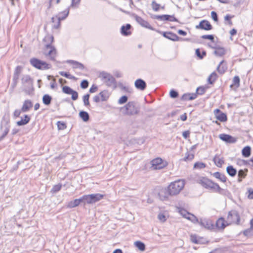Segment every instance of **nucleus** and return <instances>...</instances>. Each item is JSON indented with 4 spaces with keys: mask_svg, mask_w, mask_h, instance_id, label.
Wrapping results in <instances>:
<instances>
[{
    "mask_svg": "<svg viewBox=\"0 0 253 253\" xmlns=\"http://www.w3.org/2000/svg\"><path fill=\"white\" fill-rule=\"evenodd\" d=\"M120 110L125 115L132 116L138 114L140 111V107L135 101H129Z\"/></svg>",
    "mask_w": 253,
    "mask_h": 253,
    "instance_id": "f257e3e1",
    "label": "nucleus"
},
{
    "mask_svg": "<svg viewBox=\"0 0 253 253\" xmlns=\"http://www.w3.org/2000/svg\"><path fill=\"white\" fill-rule=\"evenodd\" d=\"M104 195L100 193L84 195L78 199L80 205L84 206L85 204H92L104 197Z\"/></svg>",
    "mask_w": 253,
    "mask_h": 253,
    "instance_id": "f03ea898",
    "label": "nucleus"
},
{
    "mask_svg": "<svg viewBox=\"0 0 253 253\" xmlns=\"http://www.w3.org/2000/svg\"><path fill=\"white\" fill-rule=\"evenodd\" d=\"M184 182L183 180H177L171 182L167 188L169 191L170 196H173L178 194L183 188Z\"/></svg>",
    "mask_w": 253,
    "mask_h": 253,
    "instance_id": "7ed1b4c3",
    "label": "nucleus"
},
{
    "mask_svg": "<svg viewBox=\"0 0 253 253\" xmlns=\"http://www.w3.org/2000/svg\"><path fill=\"white\" fill-rule=\"evenodd\" d=\"M197 182L205 189L213 192L215 189V187L217 184V183L213 182L206 176L200 177L197 180Z\"/></svg>",
    "mask_w": 253,
    "mask_h": 253,
    "instance_id": "20e7f679",
    "label": "nucleus"
},
{
    "mask_svg": "<svg viewBox=\"0 0 253 253\" xmlns=\"http://www.w3.org/2000/svg\"><path fill=\"white\" fill-rule=\"evenodd\" d=\"M99 77L102 78V80H104V82L108 87L113 86L114 89L117 87V81L110 74L103 71L100 73Z\"/></svg>",
    "mask_w": 253,
    "mask_h": 253,
    "instance_id": "39448f33",
    "label": "nucleus"
},
{
    "mask_svg": "<svg viewBox=\"0 0 253 253\" xmlns=\"http://www.w3.org/2000/svg\"><path fill=\"white\" fill-rule=\"evenodd\" d=\"M30 63L34 68L41 70H47L52 67L51 64L47 63L45 61L35 57L30 60Z\"/></svg>",
    "mask_w": 253,
    "mask_h": 253,
    "instance_id": "423d86ee",
    "label": "nucleus"
},
{
    "mask_svg": "<svg viewBox=\"0 0 253 253\" xmlns=\"http://www.w3.org/2000/svg\"><path fill=\"white\" fill-rule=\"evenodd\" d=\"M10 127V119L8 116L5 115L3 116L0 125V129L2 130L3 129V132L1 136H0V142L8 134Z\"/></svg>",
    "mask_w": 253,
    "mask_h": 253,
    "instance_id": "0eeeda50",
    "label": "nucleus"
},
{
    "mask_svg": "<svg viewBox=\"0 0 253 253\" xmlns=\"http://www.w3.org/2000/svg\"><path fill=\"white\" fill-rule=\"evenodd\" d=\"M227 219L231 224L232 223L236 225L240 224V215L239 212L235 210H232L228 212Z\"/></svg>",
    "mask_w": 253,
    "mask_h": 253,
    "instance_id": "6e6552de",
    "label": "nucleus"
},
{
    "mask_svg": "<svg viewBox=\"0 0 253 253\" xmlns=\"http://www.w3.org/2000/svg\"><path fill=\"white\" fill-rule=\"evenodd\" d=\"M156 32L162 35L164 38L173 42L178 41L180 40L185 41H189V39L187 38L182 39L180 38L176 34L172 32H163L158 30H157Z\"/></svg>",
    "mask_w": 253,
    "mask_h": 253,
    "instance_id": "1a4fd4ad",
    "label": "nucleus"
},
{
    "mask_svg": "<svg viewBox=\"0 0 253 253\" xmlns=\"http://www.w3.org/2000/svg\"><path fill=\"white\" fill-rule=\"evenodd\" d=\"M23 70V67L20 65L17 66L14 69L12 83L10 86V89L13 90L16 86L19 81V77Z\"/></svg>",
    "mask_w": 253,
    "mask_h": 253,
    "instance_id": "9d476101",
    "label": "nucleus"
},
{
    "mask_svg": "<svg viewBox=\"0 0 253 253\" xmlns=\"http://www.w3.org/2000/svg\"><path fill=\"white\" fill-rule=\"evenodd\" d=\"M70 7H68L64 11L60 12L58 15H56L55 17L57 18V24H54L52 26L53 29H58L61 25V21L66 19L69 13Z\"/></svg>",
    "mask_w": 253,
    "mask_h": 253,
    "instance_id": "9b49d317",
    "label": "nucleus"
},
{
    "mask_svg": "<svg viewBox=\"0 0 253 253\" xmlns=\"http://www.w3.org/2000/svg\"><path fill=\"white\" fill-rule=\"evenodd\" d=\"M154 169H161L167 166L168 163L161 158H157L151 162Z\"/></svg>",
    "mask_w": 253,
    "mask_h": 253,
    "instance_id": "f8f14e48",
    "label": "nucleus"
},
{
    "mask_svg": "<svg viewBox=\"0 0 253 253\" xmlns=\"http://www.w3.org/2000/svg\"><path fill=\"white\" fill-rule=\"evenodd\" d=\"M132 15H133V18H134L136 21L142 27H145L152 31H157V30L152 27L147 21L145 20L136 14Z\"/></svg>",
    "mask_w": 253,
    "mask_h": 253,
    "instance_id": "ddd939ff",
    "label": "nucleus"
},
{
    "mask_svg": "<svg viewBox=\"0 0 253 253\" xmlns=\"http://www.w3.org/2000/svg\"><path fill=\"white\" fill-rule=\"evenodd\" d=\"M190 240L193 243L196 244H207L210 242L205 238L198 236L196 234H191L190 235Z\"/></svg>",
    "mask_w": 253,
    "mask_h": 253,
    "instance_id": "4468645a",
    "label": "nucleus"
},
{
    "mask_svg": "<svg viewBox=\"0 0 253 253\" xmlns=\"http://www.w3.org/2000/svg\"><path fill=\"white\" fill-rule=\"evenodd\" d=\"M199 224L205 228L210 230H214V224L212 220L209 219H200Z\"/></svg>",
    "mask_w": 253,
    "mask_h": 253,
    "instance_id": "2eb2a0df",
    "label": "nucleus"
},
{
    "mask_svg": "<svg viewBox=\"0 0 253 253\" xmlns=\"http://www.w3.org/2000/svg\"><path fill=\"white\" fill-rule=\"evenodd\" d=\"M231 225V223H228L226 221L223 217H221L219 218L215 222L214 224V230L217 229L219 230H224L225 228Z\"/></svg>",
    "mask_w": 253,
    "mask_h": 253,
    "instance_id": "dca6fc26",
    "label": "nucleus"
},
{
    "mask_svg": "<svg viewBox=\"0 0 253 253\" xmlns=\"http://www.w3.org/2000/svg\"><path fill=\"white\" fill-rule=\"evenodd\" d=\"M196 28L197 29L209 31L212 30L213 29V27L209 21L207 20H202L200 22L199 25L196 26Z\"/></svg>",
    "mask_w": 253,
    "mask_h": 253,
    "instance_id": "f3484780",
    "label": "nucleus"
},
{
    "mask_svg": "<svg viewBox=\"0 0 253 253\" xmlns=\"http://www.w3.org/2000/svg\"><path fill=\"white\" fill-rule=\"evenodd\" d=\"M157 195L159 199L161 201H168L169 200V196H170L167 187L160 188Z\"/></svg>",
    "mask_w": 253,
    "mask_h": 253,
    "instance_id": "a211bd4d",
    "label": "nucleus"
},
{
    "mask_svg": "<svg viewBox=\"0 0 253 253\" xmlns=\"http://www.w3.org/2000/svg\"><path fill=\"white\" fill-rule=\"evenodd\" d=\"M219 138L222 141L227 143H235L237 139L232 135L226 133H222L219 135Z\"/></svg>",
    "mask_w": 253,
    "mask_h": 253,
    "instance_id": "6ab92c4d",
    "label": "nucleus"
},
{
    "mask_svg": "<svg viewBox=\"0 0 253 253\" xmlns=\"http://www.w3.org/2000/svg\"><path fill=\"white\" fill-rule=\"evenodd\" d=\"M214 114L215 118L221 122H225L227 120L226 114L222 112L219 109H216L214 110Z\"/></svg>",
    "mask_w": 253,
    "mask_h": 253,
    "instance_id": "aec40b11",
    "label": "nucleus"
},
{
    "mask_svg": "<svg viewBox=\"0 0 253 253\" xmlns=\"http://www.w3.org/2000/svg\"><path fill=\"white\" fill-rule=\"evenodd\" d=\"M132 26L130 24H126L122 26L120 29V33L122 35L126 37L129 36L131 35L130 29Z\"/></svg>",
    "mask_w": 253,
    "mask_h": 253,
    "instance_id": "412c9836",
    "label": "nucleus"
},
{
    "mask_svg": "<svg viewBox=\"0 0 253 253\" xmlns=\"http://www.w3.org/2000/svg\"><path fill=\"white\" fill-rule=\"evenodd\" d=\"M134 86L136 89L143 91L147 87V84L143 79H138L134 82Z\"/></svg>",
    "mask_w": 253,
    "mask_h": 253,
    "instance_id": "4be33fe9",
    "label": "nucleus"
},
{
    "mask_svg": "<svg viewBox=\"0 0 253 253\" xmlns=\"http://www.w3.org/2000/svg\"><path fill=\"white\" fill-rule=\"evenodd\" d=\"M66 63L71 64L73 65V68L74 69H80L81 70L85 69V67L82 63L73 60H68L65 61Z\"/></svg>",
    "mask_w": 253,
    "mask_h": 253,
    "instance_id": "5701e85b",
    "label": "nucleus"
},
{
    "mask_svg": "<svg viewBox=\"0 0 253 253\" xmlns=\"http://www.w3.org/2000/svg\"><path fill=\"white\" fill-rule=\"evenodd\" d=\"M45 47L46 48H50V50L48 51L46 55H48L50 57V59L52 61H55V57L52 56L53 54H56V49L55 47L52 45H50V44H46Z\"/></svg>",
    "mask_w": 253,
    "mask_h": 253,
    "instance_id": "b1692460",
    "label": "nucleus"
},
{
    "mask_svg": "<svg viewBox=\"0 0 253 253\" xmlns=\"http://www.w3.org/2000/svg\"><path fill=\"white\" fill-rule=\"evenodd\" d=\"M31 120L30 116L27 114L24 115V118L21 117V120L16 122V125L18 126H23L28 124Z\"/></svg>",
    "mask_w": 253,
    "mask_h": 253,
    "instance_id": "393cba45",
    "label": "nucleus"
},
{
    "mask_svg": "<svg viewBox=\"0 0 253 253\" xmlns=\"http://www.w3.org/2000/svg\"><path fill=\"white\" fill-rule=\"evenodd\" d=\"M32 102L29 99L26 100L24 101L21 109L23 112H28L30 109L33 107Z\"/></svg>",
    "mask_w": 253,
    "mask_h": 253,
    "instance_id": "a878e982",
    "label": "nucleus"
},
{
    "mask_svg": "<svg viewBox=\"0 0 253 253\" xmlns=\"http://www.w3.org/2000/svg\"><path fill=\"white\" fill-rule=\"evenodd\" d=\"M161 21L179 22L174 15L163 14L162 15Z\"/></svg>",
    "mask_w": 253,
    "mask_h": 253,
    "instance_id": "bb28decb",
    "label": "nucleus"
},
{
    "mask_svg": "<svg viewBox=\"0 0 253 253\" xmlns=\"http://www.w3.org/2000/svg\"><path fill=\"white\" fill-rule=\"evenodd\" d=\"M196 98V95L194 93H186L183 94L181 98V101L192 100Z\"/></svg>",
    "mask_w": 253,
    "mask_h": 253,
    "instance_id": "cd10ccee",
    "label": "nucleus"
},
{
    "mask_svg": "<svg viewBox=\"0 0 253 253\" xmlns=\"http://www.w3.org/2000/svg\"><path fill=\"white\" fill-rule=\"evenodd\" d=\"M212 175L215 177L216 178L219 179L220 181H221L222 182H226L227 181V177L224 174L220 172L216 171L214 172L212 174Z\"/></svg>",
    "mask_w": 253,
    "mask_h": 253,
    "instance_id": "c85d7f7f",
    "label": "nucleus"
},
{
    "mask_svg": "<svg viewBox=\"0 0 253 253\" xmlns=\"http://www.w3.org/2000/svg\"><path fill=\"white\" fill-rule=\"evenodd\" d=\"M79 116L84 122H87L89 120V114L86 111L84 110L80 111Z\"/></svg>",
    "mask_w": 253,
    "mask_h": 253,
    "instance_id": "c756f323",
    "label": "nucleus"
},
{
    "mask_svg": "<svg viewBox=\"0 0 253 253\" xmlns=\"http://www.w3.org/2000/svg\"><path fill=\"white\" fill-rule=\"evenodd\" d=\"M52 100V97L51 96L48 94H45L43 95L42 98V103L46 106H49L50 105Z\"/></svg>",
    "mask_w": 253,
    "mask_h": 253,
    "instance_id": "7c9ffc66",
    "label": "nucleus"
},
{
    "mask_svg": "<svg viewBox=\"0 0 253 253\" xmlns=\"http://www.w3.org/2000/svg\"><path fill=\"white\" fill-rule=\"evenodd\" d=\"M242 155L245 158H248L251 155V147L250 146L244 147L242 150Z\"/></svg>",
    "mask_w": 253,
    "mask_h": 253,
    "instance_id": "2f4dec72",
    "label": "nucleus"
},
{
    "mask_svg": "<svg viewBox=\"0 0 253 253\" xmlns=\"http://www.w3.org/2000/svg\"><path fill=\"white\" fill-rule=\"evenodd\" d=\"M226 172L231 177H234L237 172V169L233 166L230 165L226 168Z\"/></svg>",
    "mask_w": 253,
    "mask_h": 253,
    "instance_id": "473e14b6",
    "label": "nucleus"
},
{
    "mask_svg": "<svg viewBox=\"0 0 253 253\" xmlns=\"http://www.w3.org/2000/svg\"><path fill=\"white\" fill-rule=\"evenodd\" d=\"M213 192L218 193L220 194L225 196L230 193L228 190L221 188L218 183L215 187V189L214 190Z\"/></svg>",
    "mask_w": 253,
    "mask_h": 253,
    "instance_id": "72a5a7b5",
    "label": "nucleus"
},
{
    "mask_svg": "<svg viewBox=\"0 0 253 253\" xmlns=\"http://www.w3.org/2000/svg\"><path fill=\"white\" fill-rule=\"evenodd\" d=\"M213 162L218 168H221L222 165L224 163L223 158L221 159L219 158L217 155H216L213 158Z\"/></svg>",
    "mask_w": 253,
    "mask_h": 253,
    "instance_id": "f704fd0d",
    "label": "nucleus"
},
{
    "mask_svg": "<svg viewBox=\"0 0 253 253\" xmlns=\"http://www.w3.org/2000/svg\"><path fill=\"white\" fill-rule=\"evenodd\" d=\"M240 79L239 76H235L233 79L232 84L230 85L231 88H237L240 86Z\"/></svg>",
    "mask_w": 253,
    "mask_h": 253,
    "instance_id": "c9c22d12",
    "label": "nucleus"
},
{
    "mask_svg": "<svg viewBox=\"0 0 253 253\" xmlns=\"http://www.w3.org/2000/svg\"><path fill=\"white\" fill-rule=\"evenodd\" d=\"M134 245L136 248H137L140 251L143 252L146 250V246L145 244L140 241H137L134 243Z\"/></svg>",
    "mask_w": 253,
    "mask_h": 253,
    "instance_id": "e433bc0d",
    "label": "nucleus"
},
{
    "mask_svg": "<svg viewBox=\"0 0 253 253\" xmlns=\"http://www.w3.org/2000/svg\"><path fill=\"white\" fill-rule=\"evenodd\" d=\"M195 55L199 59H203L207 55V52L205 50H202L201 52L200 48H197L195 50Z\"/></svg>",
    "mask_w": 253,
    "mask_h": 253,
    "instance_id": "4c0bfd02",
    "label": "nucleus"
},
{
    "mask_svg": "<svg viewBox=\"0 0 253 253\" xmlns=\"http://www.w3.org/2000/svg\"><path fill=\"white\" fill-rule=\"evenodd\" d=\"M217 77L218 76L217 74L215 72H212L208 78V84H213Z\"/></svg>",
    "mask_w": 253,
    "mask_h": 253,
    "instance_id": "58836bf2",
    "label": "nucleus"
},
{
    "mask_svg": "<svg viewBox=\"0 0 253 253\" xmlns=\"http://www.w3.org/2000/svg\"><path fill=\"white\" fill-rule=\"evenodd\" d=\"M21 82L23 84L29 83L33 86V79L29 75H24L21 78Z\"/></svg>",
    "mask_w": 253,
    "mask_h": 253,
    "instance_id": "ea45409f",
    "label": "nucleus"
},
{
    "mask_svg": "<svg viewBox=\"0 0 253 253\" xmlns=\"http://www.w3.org/2000/svg\"><path fill=\"white\" fill-rule=\"evenodd\" d=\"M240 234H243L245 237L250 238L253 236V229L249 228L243 231Z\"/></svg>",
    "mask_w": 253,
    "mask_h": 253,
    "instance_id": "a19ab883",
    "label": "nucleus"
},
{
    "mask_svg": "<svg viewBox=\"0 0 253 253\" xmlns=\"http://www.w3.org/2000/svg\"><path fill=\"white\" fill-rule=\"evenodd\" d=\"M224 60H222L218 65L216 70L217 72L221 75H223L226 72L227 70V67L225 66H222L221 67V65L223 63Z\"/></svg>",
    "mask_w": 253,
    "mask_h": 253,
    "instance_id": "79ce46f5",
    "label": "nucleus"
},
{
    "mask_svg": "<svg viewBox=\"0 0 253 253\" xmlns=\"http://www.w3.org/2000/svg\"><path fill=\"white\" fill-rule=\"evenodd\" d=\"M213 53L216 56L221 57L226 54V49L223 47H220L217 50H215Z\"/></svg>",
    "mask_w": 253,
    "mask_h": 253,
    "instance_id": "37998d69",
    "label": "nucleus"
},
{
    "mask_svg": "<svg viewBox=\"0 0 253 253\" xmlns=\"http://www.w3.org/2000/svg\"><path fill=\"white\" fill-rule=\"evenodd\" d=\"M99 96L101 98V100L102 101H106L109 97L108 95V91L106 90H104L103 91H101L99 93Z\"/></svg>",
    "mask_w": 253,
    "mask_h": 253,
    "instance_id": "c03bdc74",
    "label": "nucleus"
},
{
    "mask_svg": "<svg viewBox=\"0 0 253 253\" xmlns=\"http://www.w3.org/2000/svg\"><path fill=\"white\" fill-rule=\"evenodd\" d=\"M79 201H80L78 200V199H76L73 201H70L67 205L68 208H74L79 206L80 205Z\"/></svg>",
    "mask_w": 253,
    "mask_h": 253,
    "instance_id": "a18cd8bd",
    "label": "nucleus"
},
{
    "mask_svg": "<svg viewBox=\"0 0 253 253\" xmlns=\"http://www.w3.org/2000/svg\"><path fill=\"white\" fill-rule=\"evenodd\" d=\"M89 97H90V94L89 93L85 94L83 97V101L84 102V105L87 107H89L90 106L89 101Z\"/></svg>",
    "mask_w": 253,
    "mask_h": 253,
    "instance_id": "49530a36",
    "label": "nucleus"
},
{
    "mask_svg": "<svg viewBox=\"0 0 253 253\" xmlns=\"http://www.w3.org/2000/svg\"><path fill=\"white\" fill-rule=\"evenodd\" d=\"M59 73L61 76L67 79L77 80V78L75 76L71 75L69 72L60 71Z\"/></svg>",
    "mask_w": 253,
    "mask_h": 253,
    "instance_id": "de8ad7c7",
    "label": "nucleus"
},
{
    "mask_svg": "<svg viewBox=\"0 0 253 253\" xmlns=\"http://www.w3.org/2000/svg\"><path fill=\"white\" fill-rule=\"evenodd\" d=\"M43 42H46V44H50L52 45V42H54V37L52 35H47L43 40Z\"/></svg>",
    "mask_w": 253,
    "mask_h": 253,
    "instance_id": "09e8293b",
    "label": "nucleus"
},
{
    "mask_svg": "<svg viewBox=\"0 0 253 253\" xmlns=\"http://www.w3.org/2000/svg\"><path fill=\"white\" fill-rule=\"evenodd\" d=\"M62 188V184L58 183V184L54 185L53 186L52 189L50 190V192L52 194L56 193L59 192Z\"/></svg>",
    "mask_w": 253,
    "mask_h": 253,
    "instance_id": "8fccbe9b",
    "label": "nucleus"
},
{
    "mask_svg": "<svg viewBox=\"0 0 253 253\" xmlns=\"http://www.w3.org/2000/svg\"><path fill=\"white\" fill-rule=\"evenodd\" d=\"M248 172V169H241L238 171V176L245 178L247 175Z\"/></svg>",
    "mask_w": 253,
    "mask_h": 253,
    "instance_id": "3c124183",
    "label": "nucleus"
},
{
    "mask_svg": "<svg viewBox=\"0 0 253 253\" xmlns=\"http://www.w3.org/2000/svg\"><path fill=\"white\" fill-rule=\"evenodd\" d=\"M188 216H187L186 219L191 221L194 223H199V221L198 218L195 216L194 214L190 213L189 212V214L188 215Z\"/></svg>",
    "mask_w": 253,
    "mask_h": 253,
    "instance_id": "603ef678",
    "label": "nucleus"
},
{
    "mask_svg": "<svg viewBox=\"0 0 253 253\" xmlns=\"http://www.w3.org/2000/svg\"><path fill=\"white\" fill-rule=\"evenodd\" d=\"M205 92L206 88L204 86H200L197 88L196 92L194 93L196 94L197 97L198 95H203Z\"/></svg>",
    "mask_w": 253,
    "mask_h": 253,
    "instance_id": "864d4df0",
    "label": "nucleus"
},
{
    "mask_svg": "<svg viewBox=\"0 0 253 253\" xmlns=\"http://www.w3.org/2000/svg\"><path fill=\"white\" fill-rule=\"evenodd\" d=\"M206 164L203 162H197L194 165V168L196 169H202L206 168Z\"/></svg>",
    "mask_w": 253,
    "mask_h": 253,
    "instance_id": "5fc2aeb1",
    "label": "nucleus"
},
{
    "mask_svg": "<svg viewBox=\"0 0 253 253\" xmlns=\"http://www.w3.org/2000/svg\"><path fill=\"white\" fill-rule=\"evenodd\" d=\"M234 17V15H231L229 14H226L224 17V20L227 22L226 24L232 26L233 25L232 21H231V19Z\"/></svg>",
    "mask_w": 253,
    "mask_h": 253,
    "instance_id": "6e6d98bb",
    "label": "nucleus"
},
{
    "mask_svg": "<svg viewBox=\"0 0 253 253\" xmlns=\"http://www.w3.org/2000/svg\"><path fill=\"white\" fill-rule=\"evenodd\" d=\"M56 124L58 129L59 130H64L67 127L66 124L64 122L58 121Z\"/></svg>",
    "mask_w": 253,
    "mask_h": 253,
    "instance_id": "4d7b16f0",
    "label": "nucleus"
},
{
    "mask_svg": "<svg viewBox=\"0 0 253 253\" xmlns=\"http://www.w3.org/2000/svg\"><path fill=\"white\" fill-rule=\"evenodd\" d=\"M203 39H206L210 40L212 43L215 42L214 36L213 35H204L201 36Z\"/></svg>",
    "mask_w": 253,
    "mask_h": 253,
    "instance_id": "13d9d810",
    "label": "nucleus"
},
{
    "mask_svg": "<svg viewBox=\"0 0 253 253\" xmlns=\"http://www.w3.org/2000/svg\"><path fill=\"white\" fill-rule=\"evenodd\" d=\"M152 8L155 11H158L161 7L160 4L157 3L155 0H153L151 3Z\"/></svg>",
    "mask_w": 253,
    "mask_h": 253,
    "instance_id": "bf43d9fd",
    "label": "nucleus"
},
{
    "mask_svg": "<svg viewBox=\"0 0 253 253\" xmlns=\"http://www.w3.org/2000/svg\"><path fill=\"white\" fill-rule=\"evenodd\" d=\"M179 93L177 91L174 89H172L169 91V96L171 98H176L178 97Z\"/></svg>",
    "mask_w": 253,
    "mask_h": 253,
    "instance_id": "052dcab7",
    "label": "nucleus"
},
{
    "mask_svg": "<svg viewBox=\"0 0 253 253\" xmlns=\"http://www.w3.org/2000/svg\"><path fill=\"white\" fill-rule=\"evenodd\" d=\"M73 89L69 86H64L62 87V91L63 93L67 94H70Z\"/></svg>",
    "mask_w": 253,
    "mask_h": 253,
    "instance_id": "680f3d73",
    "label": "nucleus"
},
{
    "mask_svg": "<svg viewBox=\"0 0 253 253\" xmlns=\"http://www.w3.org/2000/svg\"><path fill=\"white\" fill-rule=\"evenodd\" d=\"M128 100V97L127 96L125 95L121 96L119 99L118 100V103L119 104H123L124 103H126Z\"/></svg>",
    "mask_w": 253,
    "mask_h": 253,
    "instance_id": "e2e57ef3",
    "label": "nucleus"
},
{
    "mask_svg": "<svg viewBox=\"0 0 253 253\" xmlns=\"http://www.w3.org/2000/svg\"><path fill=\"white\" fill-rule=\"evenodd\" d=\"M89 85V83L86 80H83L80 84V86L82 89H86L88 87Z\"/></svg>",
    "mask_w": 253,
    "mask_h": 253,
    "instance_id": "0e129e2a",
    "label": "nucleus"
},
{
    "mask_svg": "<svg viewBox=\"0 0 253 253\" xmlns=\"http://www.w3.org/2000/svg\"><path fill=\"white\" fill-rule=\"evenodd\" d=\"M179 212L181 214L182 216L185 218L187 217V215L189 214V212L183 208H180L179 210Z\"/></svg>",
    "mask_w": 253,
    "mask_h": 253,
    "instance_id": "69168bd1",
    "label": "nucleus"
},
{
    "mask_svg": "<svg viewBox=\"0 0 253 253\" xmlns=\"http://www.w3.org/2000/svg\"><path fill=\"white\" fill-rule=\"evenodd\" d=\"M70 94L72 95L71 99L75 101L78 99L79 94L77 91L73 89V90L72 91V93H70Z\"/></svg>",
    "mask_w": 253,
    "mask_h": 253,
    "instance_id": "338daca9",
    "label": "nucleus"
},
{
    "mask_svg": "<svg viewBox=\"0 0 253 253\" xmlns=\"http://www.w3.org/2000/svg\"><path fill=\"white\" fill-rule=\"evenodd\" d=\"M208 46L211 48L214 49L215 50H217L218 48L221 47L219 45L217 44L216 43H213V44L211 43H208Z\"/></svg>",
    "mask_w": 253,
    "mask_h": 253,
    "instance_id": "774afa93",
    "label": "nucleus"
}]
</instances>
